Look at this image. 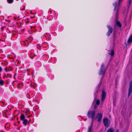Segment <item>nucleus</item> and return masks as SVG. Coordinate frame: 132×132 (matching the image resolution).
<instances>
[{"label":"nucleus","instance_id":"f257e3e1","mask_svg":"<svg viewBox=\"0 0 132 132\" xmlns=\"http://www.w3.org/2000/svg\"><path fill=\"white\" fill-rule=\"evenodd\" d=\"M122 1L123 0H119L118 4L117 2H116L114 3L113 4V5L114 6V10H117L116 13V16L117 17L118 16L119 12L118 7H117L118 5H119Z\"/></svg>","mask_w":132,"mask_h":132},{"label":"nucleus","instance_id":"f03ea898","mask_svg":"<svg viewBox=\"0 0 132 132\" xmlns=\"http://www.w3.org/2000/svg\"><path fill=\"white\" fill-rule=\"evenodd\" d=\"M95 115V112L94 111H89L87 113L88 117L90 118H92V121L94 120V118Z\"/></svg>","mask_w":132,"mask_h":132},{"label":"nucleus","instance_id":"7ed1b4c3","mask_svg":"<svg viewBox=\"0 0 132 132\" xmlns=\"http://www.w3.org/2000/svg\"><path fill=\"white\" fill-rule=\"evenodd\" d=\"M110 121L107 118H105L103 119V123L104 125L106 128L110 126Z\"/></svg>","mask_w":132,"mask_h":132},{"label":"nucleus","instance_id":"20e7f679","mask_svg":"<svg viewBox=\"0 0 132 132\" xmlns=\"http://www.w3.org/2000/svg\"><path fill=\"white\" fill-rule=\"evenodd\" d=\"M25 117L24 115L23 114H21L20 117V119L22 121L23 124L25 126L27 125L28 122V120L25 119Z\"/></svg>","mask_w":132,"mask_h":132},{"label":"nucleus","instance_id":"39448f33","mask_svg":"<svg viewBox=\"0 0 132 132\" xmlns=\"http://www.w3.org/2000/svg\"><path fill=\"white\" fill-rule=\"evenodd\" d=\"M105 67L103 64H102L101 65L99 72V74L101 75H104L105 74Z\"/></svg>","mask_w":132,"mask_h":132},{"label":"nucleus","instance_id":"423d86ee","mask_svg":"<svg viewBox=\"0 0 132 132\" xmlns=\"http://www.w3.org/2000/svg\"><path fill=\"white\" fill-rule=\"evenodd\" d=\"M108 31L107 33L108 36H109L110 35V34L113 31L112 28L110 26L108 25L107 26Z\"/></svg>","mask_w":132,"mask_h":132},{"label":"nucleus","instance_id":"0eeeda50","mask_svg":"<svg viewBox=\"0 0 132 132\" xmlns=\"http://www.w3.org/2000/svg\"><path fill=\"white\" fill-rule=\"evenodd\" d=\"M102 116V114L101 113H98L97 114L96 118L98 122H99L101 120Z\"/></svg>","mask_w":132,"mask_h":132},{"label":"nucleus","instance_id":"6e6552de","mask_svg":"<svg viewBox=\"0 0 132 132\" xmlns=\"http://www.w3.org/2000/svg\"><path fill=\"white\" fill-rule=\"evenodd\" d=\"M132 92V80L131 81L130 83L129 87V91L128 96H129Z\"/></svg>","mask_w":132,"mask_h":132},{"label":"nucleus","instance_id":"1a4fd4ad","mask_svg":"<svg viewBox=\"0 0 132 132\" xmlns=\"http://www.w3.org/2000/svg\"><path fill=\"white\" fill-rule=\"evenodd\" d=\"M106 93L104 90H103L102 92V101L103 102L106 96Z\"/></svg>","mask_w":132,"mask_h":132},{"label":"nucleus","instance_id":"9d476101","mask_svg":"<svg viewBox=\"0 0 132 132\" xmlns=\"http://www.w3.org/2000/svg\"><path fill=\"white\" fill-rule=\"evenodd\" d=\"M114 130L113 128L111 127L107 131V132H114Z\"/></svg>","mask_w":132,"mask_h":132},{"label":"nucleus","instance_id":"9b49d317","mask_svg":"<svg viewBox=\"0 0 132 132\" xmlns=\"http://www.w3.org/2000/svg\"><path fill=\"white\" fill-rule=\"evenodd\" d=\"M132 42V35L129 37L128 41V42L130 43Z\"/></svg>","mask_w":132,"mask_h":132},{"label":"nucleus","instance_id":"f8f14e48","mask_svg":"<svg viewBox=\"0 0 132 132\" xmlns=\"http://www.w3.org/2000/svg\"><path fill=\"white\" fill-rule=\"evenodd\" d=\"M116 24L120 27H121V23L118 21H116Z\"/></svg>","mask_w":132,"mask_h":132},{"label":"nucleus","instance_id":"ddd939ff","mask_svg":"<svg viewBox=\"0 0 132 132\" xmlns=\"http://www.w3.org/2000/svg\"><path fill=\"white\" fill-rule=\"evenodd\" d=\"M36 23L35 22H33L32 23L30 27L31 28H35L36 26Z\"/></svg>","mask_w":132,"mask_h":132},{"label":"nucleus","instance_id":"4468645a","mask_svg":"<svg viewBox=\"0 0 132 132\" xmlns=\"http://www.w3.org/2000/svg\"><path fill=\"white\" fill-rule=\"evenodd\" d=\"M109 54L111 56H113L114 55V52L113 50H111V51L110 53H109Z\"/></svg>","mask_w":132,"mask_h":132},{"label":"nucleus","instance_id":"2eb2a0df","mask_svg":"<svg viewBox=\"0 0 132 132\" xmlns=\"http://www.w3.org/2000/svg\"><path fill=\"white\" fill-rule=\"evenodd\" d=\"M92 131V127L90 126L89 127L87 132H91Z\"/></svg>","mask_w":132,"mask_h":132},{"label":"nucleus","instance_id":"dca6fc26","mask_svg":"<svg viewBox=\"0 0 132 132\" xmlns=\"http://www.w3.org/2000/svg\"><path fill=\"white\" fill-rule=\"evenodd\" d=\"M4 81L2 80H0V85L1 86H2L3 85Z\"/></svg>","mask_w":132,"mask_h":132},{"label":"nucleus","instance_id":"f3484780","mask_svg":"<svg viewBox=\"0 0 132 132\" xmlns=\"http://www.w3.org/2000/svg\"><path fill=\"white\" fill-rule=\"evenodd\" d=\"M4 70L6 72L10 71L11 70L9 69V68H5Z\"/></svg>","mask_w":132,"mask_h":132},{"label":"nucleus","instance_id":"a211bd4d","mask_svg":"<svg viewBox=\"0 0 132 132\" xmlns=\"http://www.w3.org/2000/svg\"><path fill=\"white\" fill-rule=\"evenodd\" d=\"M7 2L10 4L12 3L13 2V0H7Z\"/></svg>","mask_w":132,"mask_h":132},{"label":"nucleus","instance_id":"6ab92c4d","mask_svg":"<svg viewBox=\"0 0 132 132\" xmlns=\"http://www.w3.org/2000/svg\"><path fill=\"white\" fill-rule=\"evenodd\" d=\"M8 77H9L10 78H11L12 77V75L10 74H7L6 76V78H7Z\"/></svg>","mask_w":132,"mask_h":132},{"label":"nucleus","instance_id":"aec40b11","mask_svg":"<svg viewBox=\"0 0 132 132\" xmlns=\"http://www.w3.org/2000/svg\"><path fill=\"white\" fill-rule=\"evenodd\" d=\"M96 104H97V105H99V104H100V101H99V100H97L96 101Z\"/></svg>","mask_w":132,"mask_h":132},{"label":"nucleus","instance_id":"412c9836","mask_svg":"<svg viewBox=\"0 0 132 132\" xmlns=\"http://www.w3.org/2000/svg\"><path fill=\"white\" fill-rule=\"evenodd\" d=\"M128 3L130 5L131 2V0H128Z\"/></svg>","mask_w":132,"mask_h":132},{"label":"nucleus","instance_id":"4be33fe9","mask_svg":"<svg viewBox=\"0 0 132 132\" xmlns=\"http://www.w3.org/2000/svg\"><path fill=\"white\" fill-rule=\"evenodd\" d=\"M2 71V69L1 67L0 66V72H1Z\"/></svg>","mask_w":132,"mask_h":132},{"label":"nucleus","instance_id":"5701e85b","mask_svg":"<svg viewBox=\"0 0 132 132\" xmlns=\"http://www.w3.org/2000/svg\"><path fill=\"white\" fill-rule=\"evenodd\" d=\"M30 121H31V120L30 119L28 121V125H29V122Z\"/></svg>","mask_w":132,"mask_h":132},{"label":"nucleus","instance_id":"b1692460","mask_svg":"<svg viewBox=\"0 0 132 132\" xmlns=\"http://www.w3.org/2000/svg\"><path fill=\"white\" fill-rule=\"evenodd\" d=\"M97 105H94V108L95 109H96L97 108Z\"/></svg>","mask_w":132,"mask_h":132},{"label":"nucleus","instance_id":"393cba45","mask_svg":"<svg viewBox=\"0 0 132 132\" xmlns=\"http://www.w3.org/2000/svg\"><path fill=\"white\" fill-rule=\"evenodd\" d=\"M6 75L5 74H4V75L3 76V78H4L5 77H6Z\"/></svg>","mask_w":132,"mask_h":132},{"label":"nucleus","instance_id":"a878e982","mask_svg":"<svg viewBox=\"0 0 132 132\" xmlns=\"http://www.w3.org/2000/svg\"><path fill=\"white\" fill-rule=\"evenodd\" d=\"M24 8L23 9H21V10H24Z\"/></svg>","mask_w":132,"mask_h":132},{"label":"nucleus","instance_id":"bb28decb","mask_svg":"<svg viewBox=\"0 0 132 132\" xmlns=\"http://www.w3.org/2000/svg\"><path fill=\"white\" fill-rule=\"evenodd\" d=\"M119 132V130H116V132Z\"/></svg>","mask_w":132,"mask_h":132},{"label":"nucleus","instance_id":"cd10ccee","mask_svg":"<svg viewBox=\"0 0 132 132\" xmlns=\"http://www.w3.org/2000/svg\"><path fill=\"white\" fill-rule=\"evenodd\" d=\"M27 118H28V117H29V116H27Z\"/></svg>","mask_w":132,"mask_h":132},{"label":"nucleus","instance_id":"c85d7f7f","mask_svg":"<svg viewBox=\"0 0 132 132\" xmlns=\"http://www.w3.org/2000/svg\"><path fill=\"white\" fill-rule=\"evenodd\" d=\"M31 116V115H30V116H29V117H30Z\"/></svg>","mask_w":132,"mask_h":132}]
</instances>
